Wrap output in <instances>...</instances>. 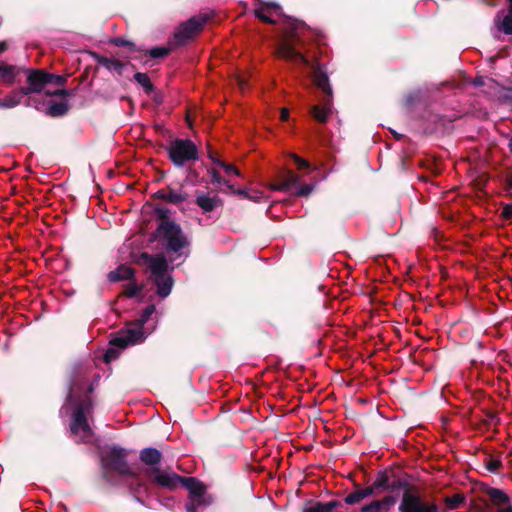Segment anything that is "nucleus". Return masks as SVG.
Instances as JSON below:
<instances>
[{"instance_id":"1","label":"nucleus","mask_w":512,"mask_h":512,"mask_svg":"<svg viewBox=\"0 0 512 512\" xmlns=\"http://www.w3.org/2000/svg\"><path fill=\"white\" fill-rule=\"evenodd\" d=\"M255 16L264 22L272 24L280 20L282 21L285 36L278 45L277 55L282 59L313 69V81L324 93V99L322 105L311 107V114L317 121L325 123L331 114L332 99V89L328 76L318 64L310 63L307 57L296 49V45L301 41V36L307 30L305 24L285 16L278 4L260 0H258L255 7Z\"/></svg>"},{"instance_id":"2","label":"nucleus","mask_w":512,"mask_h":512,"mask_svg":"<svg viewBox=\"0 0 512 512\" xmlns=\"http://www.w3.org/2000/svg\"><path fill=\"white\" fill-rule=\"evenodd\" d=\"M99 378V375L85 370L72 379L69 391L70 432L76 442L90 443L93 440L89 418L93 409L92 393L98 386Z\"/></svg>"},{"instance_id":"3","label":"nucleus","mask_w":512,"mask_h":512,"mask_svg":"<svg viewBox=\"0 0 512 512\" xmlns=\"http://www.w3.org/2000/svg\"><path fill=\"white\" fill-rule=\"evenodd\" d=\"M21 89L25 96H29L27 106L53 118L64 115V76L43 69H29L27 85Z\"/></svg>"},{"instance_id":"4","label":"nucleus","mask_w":512,"mask_h":512,"mask_svg":"<svg viewBox=\"0 0 512 512\" xmlns=\"http://www.w3.org/2000/svg\"><path fill=\"white\" fill-rule=\"evenodd\" d=\"M128 451L118 446L107 447L101 452V467L103 477L110 483L120 479H130L129 485L134 497L145 504L144 497L150 494V485L142 481L130 467L127 461Z\"/></svg>"},{"instance_id":"5","label":"nucleus","mask_w":512,"mask_h":512,"mask_svg":"<svg viewBox=\"0 0 512 512\" xmlns=\"http://www.w3.org/2000/svg\"><path fill=\"white\" fill-rule=\"evenodd\" d=\"M158 234L168 255L187 256L190 243L179 225L172 221H162Z\"/></svg>"},{"instance_id":"6","label":"nucleus","mask_w":512,"mask_h":512,"mask_svg":"<svg viewBox=\"0 0 512 512\" xmlns=\"http://www.w3.org/2000/svg\"><path fill=\"white\" fill-rule=\"evenodd\" d=\"M150 271V280L156 286V293L160 298L167 297L173 287V279L168 272L167 260L161 255L149 256L144 254Z\"/></svg>"},{"instance_id":"7","label":"nucleus","mask_w":512,"mask_h":512,"mask_svg":"<svg viewBox=\"0 0 512 512\" xmlns=\"http://www.w3.org/2000/svg\"><path fill=\"white\" fill-rule=\"evenodd\" d=\"M155 306H147L140 318L134 323L129 324L123 331L114 337L110 343L119 348H125L129 345L142 342L146 337L144 325L148 323L150 317L155 313Z\"/></svg>"},{"instance_id":"8","label":"nucleus","mask_w":512,"mask_h":512,"mask_svg":"<svg viewBox=\"0 0 512 512\" xmlns=\"http://www.w3.org/2000/svg\"><path fill=\"white\" fill-rule=\"evenodd\" d=\"M167 152L169 159L178 167L199 159L198 148L189 139H175L171 141L167 147Z\"/></svg>"},{"instance_id":"9","label":"nucleus","mask_w":512,"mask_h":512,"mask_svg":"<svg viewBox=\"0 0 512 512\" xmlns=\"http://www.w3.org/2000/svg\"><path fill=\"white\" fill-rule=\"evenodd\" d=\"M185 488L189 491L186 503L187 512H198L213 503V497L207 493L206 486L194 477H188L185 481Z\"/></svg>"},{"instance_id":"10","label":"nucleus","mask_w":512,"mask_h":512,"mask_svg":"<svg viewBox=\"0 0 512 512\" xmlns=\"http://www.w3.org/2000/svg\"><path fill=\"white\" fill-rule=\"evenodd\" d=\"M208 21L207 14H200L190 18L188 21L182 23L174 33L172 44L182 45L187 40L198 34L205 23Z\"/></svg>"},{"instance_id":"11","label":"nucleus","mask_w":512,"mask_h":512,"mask_svg":"<svg viewBox=\"0 0 512 512\" xmlns=\"http://www.w3.org/2000/svg\"><path fill=\"white\" fill-rule=\"evenodd\" d=\"M187 478L188 477L179 476L174 472L160 470L158 468H153L151 472H149L151 484L158 485L168 490H175L181 485L185 487Z\"/></svg>"},{"instance_id":"12","label":"nucleus","mask_w":512,"mask_h":512,"mask_svg":"<svg viewBox=\"0 0 512 512\" xmlns=\"http://www.w3.org/2000/svg\"><path fill=\"white\" fill-rule=\"evenodd\" d=\"M400 512H438V506L424 501L418 494L406 491L399 505Z\"/></svg>"},{"instance_id":"13","label":"nucleus","mask_w":512,"mask_h":512,"mask_svg":"<svg viewBox=\"0 0 512 512\" xmlns=\"http://www.w3.org/2000/svg\"><path fill=\"white\" fill-rule=\"evenodd\" d=\"M272 188L279 191L295 190V194L298 196H307L313 190V186L310 184H300L299 175L291 170H287L280 183L273 185Z\"/></svg>"},{"instance_id":"14","label":"nucleus","mask_w":512,"mask_h":512,"mask_svg":"<svg viewBox=\"0 0 512 512\" xmlns=\"http://www.w3.org/2000/svg\"><path fill=\"white\" fill-rule=\"evenodd\" d=\"M492 504L496 507L497 512H512L509 496L502 490L497 488H490L487 491Z\"/></svg>"},{"instance_id":"15","label":"nucleus","mask_w":512,"mask_h":512,"mask_svg":"<svg viewBox=\"0 0 512 512\" xmlns=\"http://www.w3.org/2000/svg\"><path fill=\"white\" fill-rule=\"evenodd\" d=\"M196 204L204 212H212L222 206V200L216 194L199 193L196 195Z\"/></svg>"},{"instance_id":"16","label":"nucleus","mask_w":512,"mask_h":512,"mask_svg":"<svg viewBox=\"0 0 512 512\" xmlns=\"http://www.w3.org/2000/svg\"><path fill=\"white\" fill-rule=\"evenodd\" d=\"M162 454L156 448H144L140 452V460L147 466H150V471L160 463Z\"/></svg>"},{"instance_id":"17","label":"nucleus","mask_w":512,"mask_h":512,"mask_svg":"<svg viewBox=\"0 0 512 512\" xmlns=\"http://www.w3.org/2000/svg\"><path fill=\"white\" fill-rule=\"evenodd\" d=\"M503 17L501 18L500 14L497 15L495 20V24L498 30L504 32L505 34L512 35V0H509V10L507 14L502 12Z\"/></svg>"},{"instance_id":"18","label":"nucleus","mask_w":512,"mask_h":512,"mask_svg":"<svg viewBox=\"0 0 512 512\" xmlns=\"http://www.w3.org/2000/svg\"><path fill=\"white\" fill-rule=\"evenodd\" d=\"M134 275L133 269L126 265H121L108 274L110 282H118L121 280H130Z\"/></svg>"},{"instance_id":"19","label":"nucleus","mask_w":512,"mask_h":512,"mask_svg":"<svg viewBox=\"0 0 512 512\" xmlns=\"http://www.w3.org/2000/svg\"><path fill=\"white\" fill-rule=\"evenodd\" d=\"M25 96V92L19 88L13 90L9 95L2 99L3 109H11L21 103V99Z\"/></svg>"},{"instance_id":"20","label":"nucleus","mask_w":512,"mask_h":512,"mask_svg":"<svg viewBox=\"0 0 512 512\" xmlns=\"http://www.w3.org/2000/svg\"><path fill=\"white\" fill-rule=\"evenodd\" d=\"M373 493L374 487H366L360 490H356L346 496L345 502L347 504H355L365 499L366 497L373 495Z\"/></svg>"},{"instance_id":"21","label":"nucleus","mask_w":512,"mask_h":512,"mask_svg":"<svg viewBox=\"0 0 512 512\" xmlns=\"http://www.w3.org/2000/svg\"><path fill=\"white\" fill-rule=\"evenodd\" d=\"M98 64L102 67L106 68L107 70L111 72H116L118 74H121L123 69V63L117 59L114 58H107V57H99L97 60Z\"/></svg>"},{"instance_id":"22","label":"nucleus","mask_w":512,"mask_h":512,"mask_svg":"<svg viewBox=\"0 0 512 512\" xmlns=\"http://www.w3.org/2000/svg\"><path fill=\"white\" fill-rule=\"evenodd\" d=\"M391 504H393V499L388 496L382 500H375L370 504L363 506L361 512H381L385 506H389Z\"/></svg>"},{"instance_id":"23","label":"nucleus","mask_w":512,"mask_h":512,"mask_svg":"<svg viewBox=\"0 0 512 512\" xmlns=\"http://www.w3.org/2000/svg\"><path fill=\"white\" fill-rule=\"evenodd\" d=\"M209 157L213 161L214 165L223 169L227 178H231L233 176H238V177L241 176L240 171L234 165L225 163V162L213 157L212 155H210Z\"/></svg>"},{"instance_id":"24","label":"nucleus","mask_w":512,"mask_h":512,"mask_svg":"<svg viewBox=\"0 0 512 512\" xmlns=\"http://www.w3.org/2000/svg\"><path fill=\"white\" fill-rule=\"evenodd\" d=\"M15 67L12 65L3 64L0 69V78L8 86H12L15 82Z\"/></svg>"},{"instance_id":"25","label":"nucleus","mask_w":512,"mask_h":512,"mask_svg":"<svg viewBox=\"0 0 512 512\" xmlns=\"http://www.w3.org/2000/svg\"><path fill=\"white\" fill-rule=\"evenodd\" d=\"M208 174L211 176V182L214 185L218 186H226L228 189L232 190L233 185L229 183V180L225 179L221 176L220 172L218 171L217 167H211L208 169Z\"/></svg>"},{"instance_id":"26","label":"nucleus","mask_w":512,"mask_h":512,"mask_svg":"<svg viewBox=\"0 0 512 512\" xmlns=\"http://www.w3.org/2000/svg\"><path fill=\"white\" fill-rule=\"evenodd\" d=\"M134 79L137 83H139L145 90L150 91L152 90V84L150 82L149 77L145 73H136L134 75Z\"/></svg>"},{"instance_id":"27","label":"nucleus","mask_w":512,"mask_h":512,"mask_svg":"<svg viewBox=\"0 0 512 512\" xmlns=\"http://www.w3.org/2000/svg\"><path fill=\"white\" fill-rule=\"evenodd\" d=\"M464 497L460 494L453 495L451 497H447L445 499V503L449 509H456L463 502Z\"/></svg>"},{"instance_id":"28","label":"nucleus","mask_w":512,"mask_h":512,"mask_svg":"<svg viewBox=\"0 0 512 512\" xmlns=\"http://www.w3.org/2000/svg\"><path fill=\"white\" fill-rule=\"evenodd\" d=\"M142 290V287L134 282H129L125 286L124 294L127 297H135L137 296Z\"/></svg>"},{"instance_id":"29","label":"nucleus","mask_w":512,"mask_h":512,"mask_svg":"<svg viewBox=\"0 0 512 512\" xmlns=\"http://www.w3.org/2000/svg\"><path fill=\"white\" fill-rule=\"evenodd\" d=\"M333 508V503H318L315 506L306 509L305 512H332Z\"/></svg>"},{"instance_id":"30","label":"nucleus","mask_w":512,"mask_h":512,"mask_svg":"<svg viewBox=\"0 0 512 512\" xmlns=\"http://www.w3.org/2000/svg\"><path fill=\"white\" fill-rule=\"evenodd\" d=\"M290 157L293 159V161L295 162V164L297 165V168L299 170H304V169L310 168L309 162L306 161L305 159L299 157L298 155L290 154Z\"/></svg>"},{"instance_id":"31","label":"nucleus","mask_w":512,"mask_h":512,"mask_svg":"<svg viewBox=\"0 0 512 512\" xmlns=\"http://www.w3.org/2000/svg\"><path fill=\"white\" fill-rule=\"evenodd\" d=\"M45 367L48 373H54L56 367V359L51 353L47 354L46 356Z\"/></svg>"},{"instance_id":"32","label":"nucleus","mask_w":512,"mask_h":512,"mask_svg":"<svg viewBox=\"0 0 512 512\" xmlns=\"http://www.w3.org/2000/svg\"><path fill=\"white\" fill-rule=\"evenodd\" d=\"M168 54V49L164 47L153 48L150 50V55L153 58L164 57Z\"/></svg>"},{"instance_id":"33","label":"nucleus","mask_w":512,"mask_h":512,"mask_svg":"<svg viewBox=\"0 0 512 512\" xmlns=\"http://www.w3.org/2000/svg\"><path fill=\"white\" fill-rule=\"evenodd\" d=\"M501 465H502V463L500 460L490 459L487 462L486 467L490 472L496 473L498 471V469L501 467Z\"/></svg>"},{"instance_id":"34","label":"nucleus","mask_w":512,"mask_h":512,"mask_svg":"<svg viewBox=\"0 0 512 512\" xmlns=\"http://www.w3.org/2000/svg\"><path fill=\"white\" fill-rule=\"evenodd\" d=\"M501 216L506 220L511 219L512 218V205H509V204L505 205L502 208Z\"/></svg>"},{"instance_id":"35","label":"nucleus","mask_w":512,"mask_h":512,"mask_svg":"<svg viewBox=\"0 0 512 512\" xmlns=\"http://www.w3.org/2000/svg\"><path fill=\"white\" fill-rule=\"evenodd\" d=\"M111 42L113 44H115L116 46H132V43H130V42H128V41H126V40H124L122 38H119V37L113 38L111 40Z\"/></svg>"},{"instance_id":"36","label":"nucleus","mask_w":512,"mask_h":512,"mask_svg":"<svg viewBox=\"0 0 512 512\" xmlns=\"http://www.w3.org/2000/svg\"><path fill=\"white\" fill-rule=\"evenodd\" d=\"M236 81H237V84H238L239 88L243 91L245 89L246 85H247L244 76L237 75L236 76Z\"/></svg>"},{"instance_id":"37","label":"nucleus","mask_w":512,"mask_h":512,"mask_svg":"<svg viewBox=\"0 0 512 512\" xmlns=\"http://www.w3.org/2000/svg\"><path fill=\"white\" fill-rule=\"evenodd\" d=\"M289 118V110L287 108H282L280 111V119L282 121H287Z\"/></svg>"},{"instance_id":"38","label":"nucleus","mask_w":512,"mask_h":512,"mask_svg":"<svg viewBox=\"0 0 512 512\" xmlns=\"http://www.w3.org/2000/svg\"><path fill=\"white\" fill-rule=\"evenodd\" d=\"M170 200L177 203V202H180L182 201V197L178 194H171L170 195Z\"/></svg>"},{"instance_id":"39","label":"nucleus","mask_w":512,"mask_h":512,"mask_svg":"<svg viewBox=\"0 0 512 512\" xmlns=\"http://www.w3.org/2000/svg\"><path fill=\"white\" fill-rule=\"evenodd\" d=\"M8 48V45L5 41H1L0 42V54L3 53L4 51H6Z\"/></svg>"},{"instance_id":"40","label":"nucleus","mask_w":512,"mask_h":512,"mask_svg":"<svg viewBox=\"0 0 512 512\" xmlns=\"http://www.w3.org/2000/svg\"><path fill=\"white\" fill-rule=\"evenodd\" d=\"M61 252H62V248L61 247L60 248H56L55 256L57 257V259H61V257H62Z\"/></svg>"},{"instance_id":"41","label":"nucleus","mask_w":512,"mask_h":512,"mask_svg":"<svg viewBox=\"0 0 512 512\" xmlns=\"http://www.w3.org/2000/svg\"><path fill=\"white\" fill-rule=\"evenodd\" d=\"M111 353H112V349H109V350L106 352L105 357H106V359H107V360H109V358H110V354H111Z\"/></svg>"},{"instance_id":"42","label":"nucleus","mask_w":512,"mask_h":512,"mask_svg":"<svg viewBox=\"0 0 512 512\" xmlns=\"http://www.w3.org/2000/svg\"><path fill=\"white\" fill-rule=\"evenodd\" d=\"M382 485H383V483H382V482H380V481H377V482H375V483H374V486H375V487H380V486H382Z\"/></svg>"},{"instance_id":"43","label":"nucleus","mask_w":512,"mask_h":512,"mask_svg":"<svg viewBox=\"0 0 512 512\" xmlns=\"http://www.w3.org/2000/svg\"><path fill=\"white\" fill-rule=\"evenodd\" d=\"M509 149H510V152L512 153V137L509 140Z\"/></svg>"},{"instance_id":"44","label":"nucleus","mask_w":512,"mask_h":512,"mask_svg":"<svg viewBox=\"0 0 512 512\" xmlns=\"http://www.w3.org/2000/svg\"><path fill=\"white\" fill-rule=\"evenodd\" d=\"M46 260L47 261H53V256H47Z\"/></svg>"},{"instance_id":"45","label":"nucleus","mask_w":512,"mask_h":512,"mask_svg":"<svg viewBox=\"0 0 512 512\" xmlns=\"http://www.w3.org/2000/svg\"><path fill=\"white\" fill-rule=\"evenodd\" d=\"M64 409V403L61 405V408H60V415L62 414V410Z\"/></svg>"},{"instance_id":"46","label":"nucleus","mask_w":512,"mask_h":512,"mask_svg":"<svg viewBox=\"0 0 512 512\" xmlns=\"http://www.w3.org/2000/svg\"><path fill=\"white\" fill-rule=\"evenodd\" d=\"M3 103H2V99L0 98V109H3Z\"/></svg>"}]
</instances>
